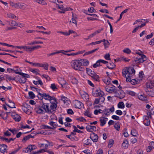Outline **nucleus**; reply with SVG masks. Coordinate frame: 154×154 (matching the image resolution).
Wrapping results in <instances>:
<instances>
[{
	"instance_id": "obj_1",
	"label": "nucleus",
	"mask_w": 154,
	"mask_h": 154,
	"mask_svg": "<svg viewBox=\"0 0 154 154\" xmlns=\"http://www.w3.org/2000/svg\"><path fill=\"white\" fill-rule=\"evenodd\" d=\"M125 69H124L122 71V76L124 77H126V75L127 74H128V77H131L133 74L134 75L135 74V71L133 67H129L125 68Z\"/></svg>"
},
{
	"instance_id": "obj_2",
	"label": "nucleus",
	"mask_w": 154,
	"mask_h": 154,
	"mask_svg": "<svg viewBox=\"0 0 154 154\" xmlns=\"http://www.w3.org/2000/svg\"><path fill=\"white\" fill-rule=\"evenodd\" d=\"M80 62L79 60H75L72 61L71 63V65L72 68L76 70L79 69V66H81V64L80 63Z\"/></svg>"
},
{
	"instance_id": "obj_3",
	"label": "nucleus",
	"mask_w": 154,
	"mask_h": 154,
	"mask_svg": "<svg viewBox=\"0 0 154 154\" xmlns=\"http://www.w3.org/2000/svg\"><path fill=\"white\" fill-rule=\"evenodd\" d=\"M42 106H41L39 105L35 106V107L34 108V109L37 113L41 114L45 113V111L42 109Z\"/></svg>"
},
{
	"instance_id": "obj_4",
	"label": "nucleus",
	"mask_w": 154,
	"mask_h": 154,
	"mask_svg": "<svg viewBox=\"0 0 154 154\" xmlns=\"http://www.w3.org/2000/svg\"><path fill=\"white\" fill-rule=\"evenodd\" d=\"M74 104L75 107L79 109H81L84 106L82 103L78 100H75L74 102Z\"/></svg>"
},
{
	"instance_id": "obj_5",
	"label": "nucleus",
	"mask_w": 154,
	"mask_h": 154,
	"mask_svg": "<svg viewBox=\"0 0 154 154\" xmlns=\"http://www.w3.org/2000/svg\"><path fill=\"white\" fill-rule=\"evenodd\" d=\"M59 83L62 87L66 89L68 88V84H67V85H66L67 82L63 78L61 79V80L59 81Z\"/></svg>"
},
{
	"instance_id": "obj_6",
	"label": "nucleus",
	"mask_w": 154,
	"mask_h": 154,
	"mask_svg": "<svg viewBox=\"0 0 154 154\" xmlns=\"http://www.w3.org/2000/svg\"><path fill=\"white\" fill-rule=\"evenodd\" d=\"M87 131L88 132H93L94 131H96V127L94 126L88 125L86 127Z\"/></svg>"
},
{
	"instance_id": "obj_7",
	"label": "nucleus",
	"mask_w": 154,
	"mask_h": 154,
	"mask_svg": "<svg viewBox=\"0 0 154 154\" xmlns=\"http://www.w3.org/2000/svg\"><path fill=\"white\" fill-rule=\"evenodd\" d=\"M117 94L115 97L119 98L120 99H122L124 98L125 96V93L122 90H119Z\"/></svg>"
},
{
	"instance_id": "obj_8",
	"label": "nucleus",
	"mask_w": 154,
	"mask_h": 154,
	"mask_svg": "<svg viewBox=\"0 0 154 154\" xmlns=\"http://www.w3.org/2000/svg\"><path fill=\"white\" fill-rule=\"evenodd\" d=\"M79 61L80 62L79 63L82 66H87L89 64V61L87 59H80Z\"/></svg>"
},
{
	"instance_id": "obj_9",
	"label": "nucleus",
	"mask_w": 154,
	"mask_h": 154,
	"mask_svg": "<svg viewBox=\"0 0 154 154\" xmlns=\"http://www.w3.org/2000/svg\"><path fill=\"white\" fill-rule=\"evenodd\" d=\"M26 5L23 4H21L19 3L15 4L14 8L16 9H24Z\"/></svg>"
},
{
	"instance_id": "obj_10",
	"label": "nucleus",
	"mask_w": 154,
	"mask_h": 154,
	"mask_svg": "<svg viewBox=\"0 0 154 154\" xmlns=\"http://www.w3.org/2000/svg\"><path fill=\"white\" fill-rule=\"evenodd\" d=\"M42 107L45 110V112L49 113H52V112H51V109H50L49 106L47 104H45V103H43Z\"/></svg>"
},
{
	"instance_id": "obj_11",
	"label": "nucleus",
	"mask_w": 154,
	"mask_h": 154,
	"mask_svg": "<svg viewBox=\"0 0 154 154\" xmlns=\"http://www.w3.org/2000/svg\"><path fill=\"white\" fill-rule=\"evenodd\" d=\"M145 117V120L143 121V123L146 126H148L150 124V121L149 119V117L148 116H145L143 117L144 119Z\"/></svg>"
},
{
	"instance_id": "obj_12",
	"label": "nucleus",
	"mask_w": 154,
	"mask_h": 154,
	"mask_svg": "<svg viewBox=\"0 0 154 154\" xmlns=\"http://www.w3.org/2000/svg\"><path fill=\"white\" fill-rule=\"evenodd\" d=\"M50 103H51V104L50 106V108L51 112H52V113H54L53 112L55 111V109H56L57 107V104L56 103H53V102H51L50 101Z\"/></svg>"
},
{
	"instance_id": "obj_13",
	"label": "nucleus",
	"mask_w": 154,
	"mask_h": 154,
	"mask_svg": "<svg viewBox=\"0 0 154 154\" xmlns=\"http://www.w3.org/2000/svg\"><path fill=\"white\" fill-rule=\"evenodd\" d=\"M7 147V146L5 144H0V152L2 153H4L6 151Z\"/></svg>"
},
{
	"instance_id": "obj_14",
	"label": "nucleus",
	"mask_w": 154,
	"mask_h": 154,
	"mask_svg": "<svg viewBox=\"0 0 154 154\" xmlns=\"http://www.w3.org/2000/svg\"><path fill=\"white\" fill-rule=\"evenodd\" d=\"M90 76L95 81L100 82V81L99 79L100 78L99 76L95 72L94 73V74L90 75Z\"/></svg>"
},
{
	"instance_id": "obj_15",
	"label": "nucleus",
	"mask_w": 154,
	"mask_h": 154,
	"mask_svg": "<svg viewBox=\"0 0 154 154\" xmlns=\"http://www.w3.org/2000/svg\"><path fill=\"white\" fill-rule=\"evenodd\" d=\"M34 136L32 134H29L27 136H25L22 140V142L23 143H25L27 140H29L31 138H34Z\"/></svg>"
},
{
	"instance_id": "obj_16",
	"label": "nucleus",
	"mask_w": 154,
	"mask_h": 154,
	"mask_svg": "<svg viewBox=\"0 0 154 154\" xmlns=\"http://www.w3.org/2000/svg\"><path fill=\"white\" fill-rule=\"evenodd\" d=\"M16 76L18 77L19 82L21 83H25L26 82V80H27V79L25 77L21 78L19 75H17Z\"/></svg>"
},
{
	"instance_id": "obj_17",
	"label": "nucleus",
	"mask_w": 154,
	"mask_h": 154,
	"mask_svg": "<svg viewBox=\"0 0 154 154\" xmlns=\"http://www.w3.org/2000/svg\"><path fill=\"white\" fill-rule=\"evenodd\" d=\"M15 48H17L20 49H23L27 52H29V46H15Z\"/></svg>"
},
{
	"instance_id": "obj_18",
	"label": "nucleus",
	"mask_w": 154,
	"mask_h": 154,
	"mask_svg": "<svg viewBox=\"0 0 154 154\" xmlns=\"http://www.w3.org/2000/svg\"><path fill=\"white\" fill-rule=\"evenodd\" d=\"M148 116H149L151 119H152V117L151 115H154V108H152L149 110L147 112Z\"/></svg>"
},
{
	"instance_id": "obj_19",
	"label": "nucleus",
	"mask_w": 154,
	"mask_h": 154,
	"mask_svg": "<svg viewBox=\"0 0 154 154\" xmlns=\"http://www.w3.org/2000/svg\"><path fill=\"white\" fill-rule=\"evenodd\" d=\"M41 47L40 45L35 46L32 47L29 46V49H29V52L30 53L38 48Z\"/></svg>"
},
{
	"instance_id": "obj_20",
	"label": "nucleus",
	"mask_w": 154,
	"mask_h": 154,
	"mask_svg": "<svg viewBox=\"0 0 154 154\" xmlns=\"http://www.w3.org/2000/svg\"><path fill=\"white\" fill-rule=\"evenodd\" d=\"M23 107V110L25 112L26 109H29L30 108V106L27 103H25L22 105Z\"/></svg>"
},
{
	"instance_id": "obj_21",
	"label": "nucleus",
	"mask_w": 154,
	"mask_h": 154,
	"mask_svg": "<svg viewBox=\"0 0 154 154\" xmlns=\"http://www.w3.org/2000/svg\"><path fill=\"white\" fill-rule=\"evenodd\" d=\"M93 136L92 137L93 139H92V141H93L94 142H97V141L98 138V136L97 134L93 132Z\"/></svg>"
},
{
	"instance_id": "obj_22",
	"label": "nucleus",
	"mask_w": 154,
	"mask_h": 154,
	"mask_svg": "<svg viewBox=\"0 0 154 154\" xmlns=\"http://www.w3.org/2000/svg\"><path fill=\"white\" fill-rule=\"evenodd\" d=\"M99 49V48H97L94 50H92L87 52L85 53V54H84L83 56H85L86 55L90 54H91L93 53H94V52H95L96 51H97Z\"/></svg>"
},
{
	"instance_id": "obj_23",
	"label": "nucleus",
	"mask_w": 154,
	"mask_h": 154,
	"mask_svg": "<svg viewBox=\"0 0 154 154\" xmlns=\"http://www.w3.org/2000/svg\"><path fill=\"white\" fill-rule=\"evenodd\" d=\"M29 70L33 73H35L36 75H41L40 74L38 73V72H40L39 70L36 69H30Z\"/></svg>"
},
{
	"instance_id": "obj_24",
	"label": "nucleus",
	"mask_w": 154,
	"mask_h": 154,
	"mask_svg": "<svg viewBox=\"0 0 154 154\" xmlns=\"http://www.w3.org/2000/svg\"><path fill=\"white\" fill-rule=\"evenodd\" d=\"M128 141L126 140H125L122 143V146L125 148L126 149L128 147Z\"/></svg>"
},
{
	"instance_id": "obj_25",
	"label": "nucleus",
	"mask_w": 154,
	"mask_h": 154,
	"mask_svg": "<svg viewBox=\"0 0 154 154\" xmlns=\"http://www.w3.org/2000/svg\"><path fill=\"white\" fill-rule=\"evenodd\" d=\"M44 98L46 100H52L53 97H51L50 95L47 94L45 93Z\"/></svg>"
},
{
	"instance_id": "obj_26",
	"label": "nucleus",
	"mask_w": 154,
	"mask_h": 154,
	"mask_svg": "<svg viewBox=\"0 0 154 154\" xmlns=\"http://www.w3.org/2000/svg\"><path fill=\"white\" fill-rule=\"evenodd\" d=\"M138 99L141 100L146 101L147 100V98L146 97L143 96L142 95L140 94L139 95H138Z\"/></svg>"
},
{
	"instance_id": "obj_27",
	"label": "nucleus",
	"mask_w": 154,
	"mask_h": 154,
	"mask_svg": "<svg viewBox=\"0 0 154 154\" xmlns=\"http://www.w3.org/2000/svg\"><path fill=\"white\" fill-rule=\"evenodd\" d=\"M109 110L107 108H105L103 111L104 112L103 115L105 114L106 116H108L109 115Z\"/></svg>"
},
{
	"instance_id": "obj_28",
	"label": "nucleus",
	"mask_w": 154,
	"mask_h": 154,
	"mask_svg": "<svg viewBox=\"0 0 154 154\" xmlns=\"http://www.w3.org/2000/svg\"><path fill=\"white\" fill-rule=\"evenodd\" d=\"M14 120L16 122H19L21 120V117L18 114L16 115L13 118Z\"/></svg>"
},
{
	"instance_id": "obj_29",
	"label": "nucleus",
	"mask_w": 154,
	"mask_h": 154,
	"mask_svg": "<svg viewBox=\"0 0 154 154\" xmlns=\"http://www.w3.org/2000/svg\"><path fill=\"white\" fill-rule=\"evenodd\" d=\"M98 91V89H97L95 91L93 90L92 91L93 96L94 97H98V96H99Z\"/></svg>"
},
{
	"instance_id": "obj_30",
	"label": "nucleus",
	"mask_w": 154,
	"mask_h": 154,
	"mask_svg": "<svg viewBox=\"0 0 154 154\" xmlns=\"http://www.w3.org/2000/svg\"><path fill=\"white\" fill-rule=\"evenodd\" d=\"M86 70L87 73H89L90 74V76L93 74H94V73L95 72L94 71L92 70L91 69L88 68H86Z\"/></svg>"
},
{
	"instance_id": "obj_31",
	"label": "nucleus",
	"mask_w": 154,
	"mask_h": 154,
	"mask_svg": "<svg viewBox=\"0 0 154 154\" xmlns=\"http://www.w3.org/2000/svg\"><path fill=\"white\" fill-rule=\"evenodd\" d=\"M72 23H75L76 25H77V21L76 20V19L77 18V17H75L74 16L73 13V12H72Z\"/></svg>"
},
{
	"instance_id": "obj_32",
	"label": "nucleus",
	"mask_w": 154,
	"mask_h": 154,
	"mask_svg": "<svg viewBox=\"0 0 154 154\" xmlns=\"http://www.w3.org/2000/svg\"><path fill=\"white\" fill-rule=\"evenodd\" d=\"M7 16L9 18H11L12 19H14V18H15V20H18V18L17 17H16L14 14H12L11 13H10L7 14Z\"/></svg>"
},
{
	"instance_id": "obj_33",
	"label": "nucleus",
	"mask_w": 154,
	"mask_h": 154,
	"mask_svg": "<svg viewBox=\"0 0 154 154\" xmlns=\"http://www.w3.org/2000/svg\"><path fill=\"white\" fill-rule=\"evenodd\" d=\"M109 65L110 66L107 65V67L110 69H113L116 66V65L113 63H110Z\"/></svg>"
},
{
	"instance_id": "obj_34",
	"label": "nucleus",
	"mask_w": 154,
	"mask_h": 154,
	"mask_svg": "<svg viewBox=\"0 0 154 154\" xmlns=\"http://www.w3.org/2000/svg\"><path fill=\"white\" fill-rule=\"evenodd\" d=\"M29 96L30 97V99H33L35 97V95L33 92L32 91H29Z\"/></svg>"
},
{
	"instance_id": "obj_35",
	"label": "nucleus",
	"mask_w": 154,
	"mask_h": 154,
	"mask_svg": "<svg viewBox=\"0 0 154 154\" xmlns=\"http://www.w3.org/2000/svg\"><path fill=\"white\" fill-rule=\"evenodd\" d=\"M96 10H83L82 12L85 13L87 15L90 14L89 13H92L93 12H95Z\"/></svg>"
},
{
	"instance_id": "obj_36",
	"label": "nucleus",
	"mask_w": 154,
	"mask_h": 154,
	"mask_svg": "<svg viewBox=\"0 0 154 154\" xmlns=\"http://www.w3.org/2000/svg\"><path fill=\"white\" fill-rule=\"evenodd\" d=\"M63 51V50H61L60 51H57V52H53V53H51V54H48V56H50L53 55H55V54H59L60 53H62L63 54V52H62Z\"/></svg>"
},
{
	"instance_id": "obj_37",
	"label": "nucleus",
	"mask_w": 154,
	"mask_h": 154,
	"mask_svg": "<svg viewBox=\"0 0 154 154\" xmlns=\"http://www.w3.org/2000/svg\"><path fill=\"white\" fill-rule=\"evenodd\" d=\"M118 107L119 108H123L125 107V105L122 102H119L118 104Z\"/></svg>"
},
{
	"instance_id": "obj_38",
	"label": "nucleus",
	"mask_w": 154,
	"mask_h": 154,
	"mask_svg": "<svg viewBox=\"0 0 154 154\" xmlns=\"http://www.w3.org/2000/svg\"><path fill=\"white\" fill-rule=\"evenodd\" d=\"M114 126L115 129L117 131L119 130L120 125L119 122L116 123Z\"/></svg>"
},
{
	"instance_id": "obj_39",
	"label": "nucleus",
	"mask_w": 154,
	"mask_h": 154,
	"mask_svg": "<svg viewBox=\"0 0 154 154\" xmlns=\"http://www.w3.org/2000/svg\"><path fill=\"white\" fill-rule=\"evenodd\" d=\"M103 81L104 83L107 85H109L111 84V82L110 81H109L108 79H107L106 77L105 79H103Z\"/></svg>"
},
{
	"instance_id": "obj_40",
	"label": "nucleus",
	"mask_w": 154,
	"mask_h": 154,
	"mask_svg": "<svg viewBox=\"0 0 154 154\" xmlns=\"http://www.w3.org/2000/svg\"><path fill=\"white\" fill-rule=\"evenodd\" d=\"M126 92L127 94L131 95L132 96H134L135 94V93L132 91L127 90L126 91Z\"/></svg>"
},
{
	"instance_id": "obj_41",
	"label": "nucleus",
	"mask_w": 154,
	"mask_h": 154,
	"mask_svg": "<svg viewBox=\"0 0 154 154\" xmlns=\"http://www.w3.org/2000/svg\"><path fill=\"white\" fill-rule=\"evenodd\" d=\"M136 58L137 59V60H134V61L136 63H142L144 62L143 58L141 57L139 58Z\"/></svg>"
},
{
	"instance_id": "obj_42",
	"label": "nucleus",
	"mask_w": 154,
	"mask_h": 154,
	"mask_svg": "<svg viewBox=\"0 0 154 154\" xmlns=\"http://www.w3.org/2000/svg\"><path fill=\"white\" fill-rule=\"evenodd\" d=\"M43 44V42H42L40 41H34L30 43H29L28 44L29 45H32L35 44Z\"/></svg>"
},
{
	"instance_id": "obj_43",
	"label": "nucleus",
	"mask_w": 154,
	"mask_h": 154,
	"mask_svg": "<svg viewBox=\"0 0 154 154\" xmlns=\"http://www.w3.org/2000/svg\"><path fill=\"white\" fill-rule=\"evenodd\" d=\"M35 1L39 4L42 5H46L47 3L45 1V0H35Z\"/></svg>"
},
{
	"instance_id": "obj_44",
	"label": "nucleus",
	"mask_w": 154,
	"mask_h": 154,
	"mask_svg": "<svg viewBox=\"0 0 154 154\" xmlns=\"http://www.w3.org/2000/svg\"><path fill=\"white\" fill-rule=\"evenodd\" d=\"M71 82L74 84H77L78 83V80L75 77L72 78Z\"/></svg>"
},
{
	"instance_id": "obj_45",
	"label": "nucleus",
	"mask_w": 154,
	"mask_h": 154,
	"mask_svg": "<svg viewBox=\"0 0 154 154\" xmlns=\"http://www.w3.org/2000/svg\"><path fill=\"white\" fill-rule=\"evenodd\" d=\"M79 140L78 137H77L75 135L71 136V140L72 141H77Z\"/></svg>"
},
{
	"instance_id": "obj_46",
	"label": "nucleus",
	"mask_w": 154,
	"mask_h": 154,
	"mask_svg": "<svg viewBox=\"0 0 154 154\" xmlns=\"http://www.w3.org/2000/svg\"><path fill=\"white\" fill-rule=\"evenodd\" d=\"M151 82L149 81L147 82L146 83V86L147 88H149L150 89H152V86H151Z\"/></svg>"
},
{
	"instance_id": "obj_47",
	"label": "nucleus",
	"mask_w": 154,
	"mask_h": 154,
	"mask_svg": "<svg viewBox=\"0 0 154 154\" xmlns=\"http://www.w3.org/2000/svg\"><path fill=\"white\" fill-rule=\"evenodd\" d=\"M45 93H43V94L41 93L40 92H38V94L41 96V97H39L38 96H37L38 98L41 100H42L43 98Z\"/></svg>"
},
{
	"instance_id": "obj_48",
	"label": "nucleus",
	"mask_w": 154,
	"mask_h": 154,
	"mask_svg": "<svg viewBox=\"0 0 154 154\" xmlns=\"http://www.w3.org/2000/svg\"><path fill=\"white\" fill-rule=\"evenodd\" d=\"M82 98L84 99V100H87L89 99L88 95L86 93L85 94H83L82 95Z\"/></svg>"
},
{
	"instance_id": "obj_49",
	"label": "nucleus",
	"mask_w": 154,
	"mask_h": 154,
	"mask_svg": "<svg viewBox=\"0 0 154 154\" xmlns=\"http://www.w3.org/2000/svg\"><path fill=\"white\" fill-rule=\"evenodd\" d=\"M114 143V140L112 139H110L109 140L108 146L109 147H111Z\"/></svg>"
},
{
	"instance_id": "obj_50",
	"label": "nucleus",
	"mask_w": 154,
	"mask_h": 154,
	"mask_svg": "<svg viewBox=\"0 0 154 154\" xmlns=\"http://www.w3.org/2000/svg\"><path fill=\"white\" fill-rule=\"evenodd\" d=\"M123 51L124 53L128 54H130L131 52L130 50L128 48H126L124 49L123 50Z\"/></svg>"
},
{
	"instance_id": "obj_51",
	"label": "nucleus",
	"mask_w": 154,
	"mask_h": 154,
	"mask_svg": "<svg viewBox=\"0 0 154 154\" xmlns=\"http://www.w3.org/2000/svg\"><path fill=\"white\" fill-rule=\"evenodd\" d=\"M100 125L101 126H103L106 124V121L104 119H100Z\"/></svg>"
},
{
	"instance_id": "obj_52",
	"label": "nucleus",
	"mask_w": 154,
	"mask_h": 154,
	"mask_svg": "<svg viewBox=\"0 0 154 154\" xmlns=\"http://www.w3.org/2000/svg\"><path fill=\"white\" fill-rule=\"evenodd\" d=\"M84 115L90 118H91L92 117L91 116L92 114L90 113L89 111H86L85 112V113H84Z\"/></svg>"
},
{
	"instance_id": "obj_53",
	"label": "nucleus",
	"mask_w": 154,
	"mask_h": 154,
	"mask_svg": "<svg viewBox=\"0 0 154 154\" xmlns=\"http://www.w3.org/2000/svg\"><path fill=\"white\" fill-rule=\"evenodd\" d=\"M131 135L134 137H136L137 135V133L136 132V131L135 130H133L131 131Z\"/></svg>"
},
{
	"instance_id": "obj_54",
	"label": "nucleus",
	"mask_w": 154,
	"mask_h": 154,
	"mask_svg": "<svg viewBox=\"0 0 154 154\" xmlns=\"http://www.w3.org/2000/svg\"><path fill=\"white\" fill-rule=\"evenodd\" d=\"M103 45L104 46V47L106 48H108L109 45H110V43L107 40H106V42L103 43Z\"/></svg>"
},
{
	"instance_id": "obj_55",
	"label": "nucleus",
	"mask_w": 154,
	"mask_h": 154,
	"mask_svg": "<svg viewBox=\"0 0 154 154\" xmlns=\"http://www.w3.org/2000/svg\"><path fill=\"white\" fill-rule=\"evenodd\" d=\"M131 142L133 143H134L137 142V139L135 137H133L131 139Z\"/></svg>"
},
{
	"instance_id": "obj_56",
	"label": "nucleus",
	"mask_w": 154,
	"mask_h": 154,
	"mask_svg": "<svg viewBox=\"0 0 154 154\" xmlns=\"http://www.w3.org/2000/svg\"><path fill=\"white\" fill-rule=\"evenodd\" d=\"M8 130L14 134H15L16 133V132L18 131V130H16L15 129H14L13 130L11 129H9Z\"/></svg>"
},
{
	"instance_id": "obj_57",
	"label": "nucleus",
	"mask_w": 154,
	"mask_h": 154,
	"mask_svg": "<svg viewBox=\"0 0 154 154\" xmlns=\"http://www.w3.org/2000/svg\"><path fill=\"white\" fill-rule=\"evenodd\" d=\"M138 81L136 80L135 79H134L131 80V83L133 85H135L137 83Z\"/></svg>"
},
{
	"instance_id": "obj_58",
	"label": "nucleus",
	"mask_w": 154,
	"mask_h": 154,
	"mask_svg": "<svg viewBox=\"0 0 154 154\" xmlns=\"http://www.w3.org/2000/svg\"><path fill=\"white\" fill-rule=\"evenodd\" d=\"M112 87H108L105 88L106 91L108 92L112 93V88H111Z\"/></svg>"
},
{
	"instance_id": "obj_59",
	"label": "nucleus",
	"mask_w": 154,
	"mask_h": 154,
	"mask_svg": "<svg viewBox=\"0 0 154 154\" xmlns=\"http://www.w3.org/2000/svg\"><path fill=\"white\" fill-rule=\"evenodd\" d=\"M0 139L2 141L5 140L6 142L9 143V139L5 137H0Z\"/></svg>"
},
{
	"instance_id": "obj_60",
	"label": "nucleus",
	"mask_w": 154,
	"mask_h": 154,
	"mask_svg": "<svg viewBox=\"0 0 154 154\" xmlns=\"http://www.w3.org/2000/svg\"><path fill=\"white\" fill-rule=\"evenodd\" d=\"M112 118L113 119L116 120H120V119H119V118L118 116L115 115H113V116H112Z\"/></svg>"
},
{
	"instance_id": "obj_61",
	"label": "nucleus",
	"mask_w": 154,
	"mask_h": 154,
	"mask_svg": "<svg viewBox=\"0 0 154 154\" xmlns=\"http://www.w3.org/2000/svg\"><path fill=\"white\" fill-rule=\"evenodd\" d=\"M76 120H79L81 122L84 121H86V119L84 118L83 117H81L80 118H77L76 119Z\"/></svg>"
},
{
	"instance_id": "obj_62",
	"label": "nucleus",
	"mask_w": 154,
	"mask_h": 154,
	"mask_svg": "<svg viewBox=\"0 0 154 154\" xmlns=\"http://www.w3.org/2000/svg\"><path fill=\"white\" fill-rule=\"evenodd\" d=\"M98 99L100 101V102H101L102 103L104 102L105 100V98L103 97V96H100Z\"/></svg>"
},
{
	"instance_id": "obj_63",
	"label": "nucleus",
	"mask_w": 154,
	"mask_h": 154,
	"mask_svg": "<svg viewBox=\"0 0 154 154\" xmlns=\"http://www.w3.org/2000/svg\"><path fill=\"white\" fill-rule=\"evenodd\" d=\"M110 54H109L108 53L106 54L104 56V58L106 60H109L110 59Z\"/></svg>"
},
{
	"instance_id": "obj_64",
	"label": "nucleus",
	"mask_w": 154,
	"mask_h": 154,
	"mask_svg": "<svg viewBox=\"0 0 154 154\" xmlns=\"http://www.w3.org/2000/svg\"><path fill=\"white\" fill-rule=\"evenodd\" d=\"M51 88L54 91L57 89V87L54 84H52L51 85Z\"/></svg>"
}]
</instances>
